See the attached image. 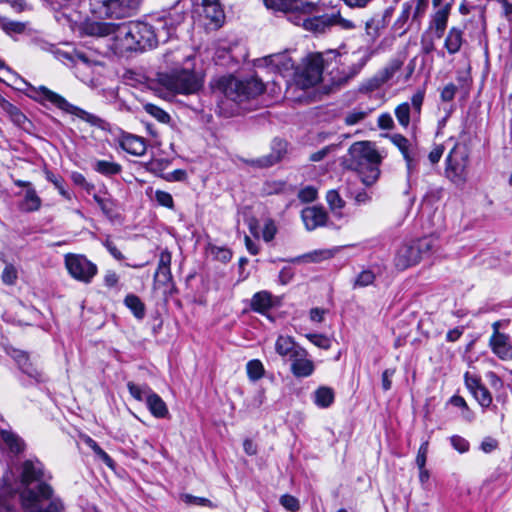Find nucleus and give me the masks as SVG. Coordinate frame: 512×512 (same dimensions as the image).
<instances>
[{
	"label": "nucleus",
	"instance_id": "obj_1",
	"mask_svg": "<svg viewBox=\"0 0 512 512\" xmlns=\"http://www.w3.org/2000/svg\"><path fill=\"white\" fill-rule=\"evenodd\" d=\"M56 21L79 36L104 37L115 34L121 51H144L166 43L175 33L177 22L171 15L152 18L151 22L136 21L115 26L111 23L86 20L85 16L70 7L56 12Z\"/></svg>",
	"mask_w": 512,
	"mask_h": 512
},
{
	"label": "nucleus",
	"instance_id": "obj_2",
	"mask_svg": "<svg viewBox=\"0 0 512 512\" xmlns=\"http://www.w3.org/2000/svg\"><path fill=\"white\" fill-rule=\"evenodd\" d=\"M382 157L374 144L369 141H360L352 144L345 158V167L356 172L363 184L373 185L380 176Z\"/></svg>",
	"mask_w": 512,
	"mask_h": 512
},
{
	"label": "nucleus",
	"instance_id": "obj_3",
	"mask_svg": "<svg viewBox=\"0 0 512 512\" xmlns=\"http://www.w3.org/2000/svg\"><path fill=\"white\" fill-rule=\"evenodd\" d=\"M19 499L23 512H63L62 499L48 483H38L20 492Z\"/></svg>",
	"mask_w": 512,
	"mask_h": 512
},
{
	"label": "nucleus",
	"instance_id": "obj_4",
	"mask_svg": "<svg viewBox=\"0 0 512 512\" xmlns=\"http://www.w3.org/2000/svg\"><path fill=\"white\" fill-rule=\"evenodd\" d=\"M20 81L25 86V88L19 89L24 90L26 95L29 98L35 100L36 102L43 104L45 101H48L54 106H56L58 109L66 113L75 115L76 117L91 125L97 126L100 124L101 119L99 117L81 109L80 107H77L69 103L64 97L50 90L46 86L35 87L22 78L20 79Z\"/></svg>",
	"mask_w": 512,
	"mask_h": 512
},
{
	"label": "nucleus",
	"instance_id": "obj_5",
	"mask_svg": "<svg viewBox=\"0 0 512 512\" xmlns=\"http://www.w3.org/2000/svg\"><path fill=\"white\" fill-rule=\"evenodd\" d=\"M160 83L168 90L180 94L197 93L203 86V79L193 68H172L159 74Z\"/></svg>",
	"mask_w": 512,
	"mask_h": 512
},
{
	"label": "nucleus",
	"instance_id": "obj_6",
	"mask_svg": "<svg viewBox=\"0 0 512 512\" xmlns=\"http://www.w3.org/2000/svg\"><path fill=\"white\" fill-rule=\"evenodd\" d=\"M220 85L224 96L234 102H243L259 96L265 89L261 79L250 77L239 80L233 76L222 78Z\"/></svg>",
	"mask_w": 512,
	"mask_h": 512
},
{
	"label": "nucleus",
	"instance_id": "obj_7",
	"mask_svg": "<svg viewBox=\"0 0 512 512\" xmlns=\"http://www.w3.org/2000/svg\"><path fill=\"white\" fill-rule=\"evenodd\" d=\"M142 0H90V11L97 18H126L134 15Z\"/></svg>",
	"mask_w": 512,
	"mask_h": 512
},
{
	"label": "nucleus",
	"instance_id": "obj_8",
	"mask_svg": "<svg viewBox=\"0 0 512 512\" xmlns=\"http://www.w3.org/2000/svg\"><path fill=\"white\" fill-rule=\"evenodd\" d=\"M369 59L370 54L364 53L356 62H353L350 66L343 67L342 69L337 66L336 61L334 63L330 62L331 66L324 72L322 80L324 87L329 90H333L345 85L363 69Z\"/></svg>",
	"mask_w": 512,
	"mask_h": 512
},
{
	"label": "nucleus",
	"instance_id": "obj_9",
	"mask_svg": "<svg viewBox=\"0 0 512 512\" xmlns=\"http://www.w3.org/2000/svg\"><path fill=\"white\" fill-rule=\"evenodd\" d=\"M446 176L455 184L465 182L469 162V150L466 145L456 143L446 159Z\"/></svg>",
	"mask_w": 512,
	"mask_h": 512
},
{
	"label": "nucleus",
	"instance_id": "obj_10",
	"mask_svg": "<svg viewBox=\"0 0 512 512\" xmlns=\"http://www.w3.org/2000/svg\"><path fill=\"white\" fill-rule=\"evenodd\" d=\"M65 267L72 278L83 283H90L98 272L96 264L81 254L65 255Z\"/></svg>",
	"mask_w": 512,
	"mask_h": 512
},
{
	"label": "nucleus",
	"instance_id": "obj_11",
	"mask_svg": "<svg viewBox=\"0 0 512 512\" xmlns=\"http://www.w3.org/2000/svg\"><path fill=\"white\" fill-rule=\"evenodd\" d=\"M425 91L418 90L411 97V103L403 102L395 108V117L401 127L407 129L410 122L417 123L420 119Z\"/></svg>",
	"mask_w": 512,
	"mask_h": 512
},
{
	"label": "nucleus",
	"instance_id": "obj_12",
	"mask_svg": "<svg viewBox=\"0 0 512 512\" xmlns=\"http://www.w3.org/2000/svg\"><path fill=\"white\" fill-rule=\"evenodd\" d=\"M331 63L325 62L321 54H314L307 58V62L300 74V83L308 88L322 82L324 72L329 69Z\"/></svg>",
	"mask_w": 512,
	"mask_h": 512
},
{
	"label": "nucleus",
	"instance_id": "obj_13",
	"mask_svg": "<svg viewBox=\"0 0 512 512\" xmlns=\"http://www.w3.org/2000/svg\"><path fill=\"white\" fill-rule=\"evenodd\" d=\"M268 9L281 11L288 15V20L293 23V18L302 13H313L316 4L308 0H263Z\"/></svg>",
	"mask_w": 512,
	"mask_h": 512
},
{
	"label": "nucleus",
	"instance_id": "obj_14",
	"mask_svg": "<svg viewBox=\"0 0 512 512\" xmlns=\"http://www.w3.org/2000/svg\"><path fill=\"white\" fill-rule=\"evenodd\" d=\"M8 354L15 361L19 370L29 377L35 384L44 383L48 380L41 367L30 358L27 352L19 349H12Z\"/></svg>",
	"mask_w": 512,
	"mask_h": 512
},
{
	"label": "nucleus",
	"instance_id": "obj_15",
	"mask_svg": "<svg viewBox=\"0 0 512 512\" xmlns=\"http://www.w3.org/2000/svg\"><path fill=\"white\" fill-rule=\"evenodd\" d=\"M51 476L47 475L43 464L38 459L25 460L20 466V483L23 489L36 487L38 483H47Z\"/></svg>",
	"mask_w": 512,
	"mask_h": 512
},
{
	"label": "nucleus",
	"instance_id": "obj_16",
	"mask_svg": "<svg viewBox=\"0 0 512 512\" xmlns=\"http://www.w3.org/2000/svg\"><path fill=\"white\" fill-rule=\"evenodd\" d=\"M312 13H302L293 18V23L297 26H303L306 30L315 33H324L327 29L334 26L335 14H323L310 17Z\"/></svg>",
	"mask_w": 512,
	"mask_h": 512
},
{
	"label": "nucleus",
	"instance_id": "obj_17",
	"mask_svg": "<svg viewBox=\"0 0 512 512\" xmlns=\"http://www.w3.org/2000/svg\"><path fill=\"white\" fill-rule=\"evenodd\" d=\"M288 143L280 138H274L271 143V152L267 155L248 160L252 167L269 168L280 162L287 153Z\"/></svg>",
	"mask_w": 512,
	"mask_h": 512
},
{
	"label": "nucleus",
	"instance_id": "obj_18",
	"mask_svg": "<svg viewBox=\"0 0 512 512\" xmlns=\"http://www.w3.org/2000/svg\"><path fill=\"white\" fill-rule=\"evenodd\" d=\"M489 346L492 352L501 360H512V344L510 338L504 333L492 335L489 340Z\"/></svg>",
	"mask_w": 512,
	"mask_h": 512
},
{
	"label": "nucleus",
	"instance_id": "obj_19",
	"mask_svg": "<svg viewBox=\"0 0 512 512\" xmlns=\"http://www.w3.org/2000/svg\"><path fill=\"white\" fill-rule=\"evenodd\" d=\"M302 220L307 230L312 231L324 226L327 222V213L322 207L312 206L302 210Z\"/></svg>",
	"mask_w": 512,
	"mask_h": 512
},
{
	"label": "nucleus",
	"instance_id": "obj_20",
	"mask_svg": "<svg viewBox=\"0 0 512 512\" xmlns=\"http://www.w3.org/2000/svg\"><path fill=\"white\" fill-rule=\"evenodd\" d=\"M418 254L413 243L402 245L396 252L394 264L397 269L405 270L419 262Z\"/></svg>",
	"mask_w": 512,
	"mask_h": 512
},
{
	"label": "nucleus",
	"instance_id": "obj_21",
	"mask_svg": "<svg viewBox=\"0 0 512 512\" xmlns=\"http://www.w3.org/2000/svg\"><path fill=\"white\" fill-rule=\"evenodd\" d=\"M275 350L280 356H289L290 359L304 354V348L298 345L292 337L284 335H280L277 338Z\"/></svg>",
	"mask_w": 512,
	"mask_h": 512
},
{
	"label": "nucleus",
	"instance_id": "obj_22",
	"mask_svg": "<svg viewBox=\"0 0 512 512\" xmlns=\"http://www.w3.org/2000/svg\"><path fill=\"white\" fill-rule=\"evenodd\" d=\"M308 352L304 349V354L294 356L291 360V372L297 378L309 377L315 370V365L311 359L307 358Z\"/></svg>",
	"mask_w": 512,
	"mask_h": 512
},
{
	"label": "nucleus",
	"instance_id": "obj_23",
	"mask_svg": "<svg viewBox=\"0 0 512 512\" xmlns=\"http://www.w3.org/2000/svg\"><path fill=\"white\" fill-rule=\"evenodd\" d=\"M451 5L449 3L441 6L433 15L430 28L434 30L435 36L441 38L447 27L448 17L450 14Z\"/></svg>",
	"mask_w": 512,
	"mask_h": 512
},
{
	"label": "nucleus",
	"instance_id": "obj_24",
	"mask_svg": "<svg viewBox=\"0 0 512 512\" xmlns=\"http://www.w3.org/2000/svg\"><path fill=\"white\" fill-rule=\"evenodd\" d=\"M120 146L129 154L141 156L146 152V143L142 137L126 134L120 141Z\"/></svg>",
	"mask_w": 512,
	"mask_h": 512
},
{
	"label": "nucleus",
	"instance_id": "obj_25",
	"mask_svg": "<svg viewBox=\"0 0 512 512\" xmlns=\"http://www.w3.org/2000/svg\"><path fill=\"white\" fill-rule=\"evenodd\" d=\"M0 435L9 452L18 455L24 452L26 444L24 440L11 430L1 429Z\"/></svg>",
	"mask_w": 512,
	"mask_h": 512
},
{
	"label": "nucleus",
	"instance_id": "obj_26",
	"mask_svg": "<svg viewBox=\"0 0 512 512\" xmlns=\"http://www.w3.org/2000/svg\"><path fill=\"white\" fill-rule=\"evenodd\" d=\"M273 307L272 294L268 291H260L253 295L250 308L257 313L265 314Z\"/></svg>",
	"mask_w": 512,
	"mask_h": 512
},
{
	"label": "nucleus",
	"instance_id": "obj_27",
	"mask_svg": "<svg viewBox=\"0 0 512 512\" xmlns=\"http://www.w3.org/2000/svg\"><path fill=\"white\" fill-rule=\"evenodd\" d=\"M42 200L38 196L34 187L26 189L23 199L19 203V209L26 213L38 211L41 208Z\"/></svg>",
	"mask_w": 512,
	"mask_h": 512
},
{
	"label": "nucleus",
	"instance_id": "obj_28",
	"mask_svg": "<svg viewBox=\"0 0 512 512\" xmlns=\"http://www.w3.org/2000/svg\"><path fill=\"white\" fill-rule=\"evenodd\" d=\"M464 43L463 31L457 27H452L445 38L444 47L450 55H454L461 50Z\"/></svg>",
	"mask_w": 512,
	"mask_h": 512
},
{
	"label": "nucleus",
	"instance_id": "obj_29",
	"mask_svg": "<svg viewBox=\"0 0 512 512\" xmlns=\"http://www.w3.org/2000/svg\"><path fill=\"white\" fill-rule=\"evenodd\" d=\"M202 5L206 18H209L216 25L223 22L225 15L218 0H203Z\"/></svg>",
	"mask_w": 512,
	"mask_h": 512
},
{
	"label": "nucleus",
	"instance_id": "obj_30",
	"mask_svg": "<svg viewBox=\"0 0 512 512\" xmlns=\"http://www.w3.org/2000/svg\"><path fill=\"white\" fill-rule=\"evenodd\" d=\"M146 406L150 413L156 418H166L169 415V410L166 403L155 392L149 394V398L146 401Z\"/></svg>",
	"mask_w": 512,
	"mask_h": 512
},
{
	"label": "nucleus",
	"instance_id": "obj_31",
	"mask_svg": "<svg viewBox=\"0 0 512 512\" xmlns=\"http://www.w3.org/2000/svg\"><path fill=\"white\" fill-rule=\"evenodd\" d=\"M92 168L97 173L106 177L118 175L122 171V166L119 163L110 160H95L92 163Z\"/></svg>",
	"mask_w": 512,
	"mask_h": 512
},
{
	"label": "nucleus",
	"instance_id": "obj_32",
	"mask_svg": "<svg viewBox=\"0 0 512 512\" xmlns=\"http://www.w3.org/2000/svg\"><path fill=\"white\" fill-rule=\"evenodd\" d=\"M171 253L168 250H164L160 253L159 263L155 273V278H159L160 281L166 283L171 279Z\"/></svg>",
	"mask_w": 512,
	"mask_h": 512
},
{
	"label": "nucleus",
	"instance_id": "obj_33",
	"mask_svg": "<svg viewBox=\"0 0 512 512\" xmlns=\"http://www.w3.org/2000/svg\"><path fill=\"white\" fill-rule=\"evenodd\" d=\"M335 399L334 390L327 386H321L313 393V400L316 406L320 408L330 407Z\"/></svg>",
	"mask_w": 512,
	"mask_h": 512
},
{
	"label": "nucleus",
	"instance_id": "obj_34",
	"mask_svg": "<svg viewBox=\"0 0 512 512\" xmlns=\"http://www.w3.org/2000/svg\"><path fill=\"white\" fill-rule=\"evenodd\" d=\"M418 254L419 260L430 255L438 245V240L432 236L423 237L412 242Z\"/></svg>",
	"mask_w": 512,
	"mask_h": 512
},
{
	"label": "nucleus",
	"instance_id": "obj_35",
	"mask_svg": "<svg viewBox=\"0 0 512 512\" xmlns=\"http://www.w3.org/2000/svg\"><path fill=\"white\" fill-rule=\"evenodd\" d=\"M124 304L137 319L142 320L145 317V304L137 295L128 294L124 299Z\"/></svg>",
	"mask_w": 512,
	"mask_h": 512
},
{
	"label": "nucleus",
	"instance_id": "obj_36",
	"mask_svg": "<svg viewBox=\"0 0 512 512\" xmlns=\"http://www.w3.org/2000/svg\"><path fill=\"white\" fill-rule=\"evenodd\" d=\"M404 61L400 58L391 59L388 64L377 72L381 81L387 83L403 66Z\"/></svg>",
	"mask_w": 512,
	"mask_h": 512
},
{
	"label": "nucleus",
	"instance_id": "obj_37",
	"mask_svg": "<svg viewBox=\"0 0 512 512\" xmlns=\"http://www.w3.org/2000/svg\"><path fill=\"white\" fill-rule=\"evenodd\" d=\"M127 388L131 396L137 401H147L149 398V394H152L154 391L146 384L138 385L134 382H128Z\"/></svg>",
	"mask_w": 512,
	"mask_h": 512
},
{
	"label": "nucleus",
	"instance_id": "obj_38",
	"mask_svg": "<svg viewBox=\"0 0 512 512\" xmlns=\"http://www.w3.org/2000/svg\"><path fill=\"white\" fill-rule=\"evenodd\" d=\"M246 371L249 380L255 382L264 376L265 369L260 360L253 359L246 364Z\"/></svg>",
	"mask_w": 512,
	"mask_h": 512
},
{
	"label": "nucleus",
	"instance_id": "obj_39",
	"mask_svg": "<svg viewBox=\"0 0 512 512\" xmlns=\"http://www.w3.org/2000/svg\"><path fill=\"white\" fill-rule=\"evenodd\" d=\"M389 139L400 150L403 157L415 151L410 141L401 134H393Z\"/></svg>",
	"mask_w": 512,
	"mask_h": 512
},
{
	"label": "nucleus",
	"instance_id": "obj_40",
	"mask_svg": "<svg viewBox=\"0 0 512 512\" xmlns=\"http://www.w3.org/2000/svg\"><path fill=\"white\" fill-rule=\"evenodd\" d=\"M0 27L8 35L21 34L25 31L26 28L24 23L9 20L7 18H2L0 20Z\"/></svg>",
	"mask_w": 512,
	"mask_h": 512
},
{
	"label": "nucleus",
	"instance_id": "obj_41",
	"mask_svg": "<svg viewBox=\"0 0 512 512\" xmlns=\"http://www.w3.org/2000/svg\"><path fill=\"white\" fill-rule=\"evenodd\" d=\"M144 110L160 123L167 124L171 120L170 115L166 111L154 104L147 103L144 105Z\"/></svg>",
	"mask_w": 512,
	"mask_h": 512
},
{
	"label": "nucleus",
	"instance_id": "obj_42",
	"mask_svg": "<svg viewBox=\"0 0 512 512\" xmlns=\"http://www.w3.org/2000/svg\"><path fill=\"white\" fill-rule=\"evenodd\" d=\"M384 26V18L373 17L365 23L366 33L370 37L376 38L379 35L380 29L384 28Z\"/></svg>",
	"mask_w": 512,
	"mask_h": 512
},
{
	"label": "nucleus",
	"instance_id": "obj_43",
	"mask_svg": "<svg viewBox=\"0 0 512 512\" xmlns=\"http://www.w3.org/2000/svg\"><path fill=\"white\" fill-rule=\"evenodd\" d=\"M473 396L483 408H488L492 404V395L484 385L475 390Z\"/></svg>",
	"mask_w": 512,
	"mask_h": 512
},
{
	"label": "nucleus",
	"instance_id": "obj_44",
	"mask_svg": "<svg viewBox=\"0 0 512 512\" xmlns=\"http://www.w3.org/2000/svg\"><path fill=\"white\" fill-rule=\"evenodd\" d=\"M370 113V110L354 109L348 112L344 118V122L348 126L355 125L364 120Z\"/></svg>",
	"mask_w": 512,
	"mask_h": 512
},
{
	"label": "nucleus",
	"instance_id": "obj_45",
	"mask_svg": "<svg viewBox=\"0 0 512 512\" xmlns=\"http://www.w3.org/2000/svg\"><path fill=\"white\" fill-rule=\"evenodd\" d=\"M3 108L10 114L12 120L17 125H22L27 121L26 116L13 104L4 101Z\"/></svg>",
	"mask_w": 512,
	"mask_h": 512
},
{
	"label": "nucleus",
	"instance_id": "obj_46",
	"mask_svg": "<svg viewBox=\"0 0 512 512\" xmlns=\"http://www.w3.org/2000/svg\"><path fill=\"white\" fill-rule=\"evenodd\" d=\"M326 200L332 210L342 209L345 205L344 200L336 190H329L326 194Z\"/></svg>",
	"mask_w": 512,
	"mask_h": 512
},
{
	"label": "nucleus",
	"instance_id": "obj_47",
	"mask_svg": "<svg viewBox=\"0 0 512 512\" xmlns=\"http://www.w3.org/2000/svg\"><path fill=\"white\" fill-rule=\"evenodd\" d=\"M17 278V269L12 264L6 265L1 275L3 283L6 285H14L16 283Z\"/></svg>",
	"mask_w": 512,
	"mask_h": 512
},
{
	"label": "nucleus",
	"instance_id": "obj_48",
	"mask_svg": "<svg viewBox=\"0 0 512 512\" xmlns=\"http://www.w3.org/2000/svg\"><path fill=\"white\" fill-rule=\"evenodd\" d=\"M307 339L313 343L315 346L328 350L331 347L330 339L322 334H307Z\"/></svg>",
	"mask_w": 512,
	"mask_h": 512
},
{
	"label": "nucleus",
	"instance_id": "obj_49",
	"mask_svg": "<svg viewBox=\"0 0 512 512\" xmlns=\"http://www.w3.org/2000/svg\"><path fill=\"white\" fill-rule=\"evenodd\" d=\"M333 252L328 249L324 250H315L311 253H308L303 256V258L307 259L310 262H319L324 259H330L333 257Z\"/></svg>",
	"mask_w": 512,
	"mask_h": 512
},
{
	"label": "nucleus",
	"instance_id": "obj_50",
	"mask_svg": "<svg viewBox=\"0 0 512 512\" xmlns=\"http://www.w3.org/2000/svg\"><path fill=\"white\" fill-rule=\"evenodd\" d=\"M160 177L168 182H183L187 179V172L184 169H177L168 173H161Z\"/></svg>",
	"mask_w": 512,
	"mask_h": 512
},
{
	"label": "nucleus",
	"instance_id": "obj_51",
	"mask_svg": "<svg viewBox=\"0 0 512 512\" xmlns=\"http://www.w3.org/2000/svg\"><path fill=\"white\" fill-rule=\"evenodd\" d=\"M281 505L290 512H296L300 508L299 500L289 494H285L280 498Z\"/></svg>",
	"mask_w": 512,
	"mask_h": 512
},
{
	"label": "nucleus",
	"instance_id": "obj_52",
	"mask_svg": "<svg viewBox=\"0 0 512 512\" xmlns=\"http://www.w3.org/2000/svg\"><path fill=\"white\" fill-rule=\"evenodd\" d=\"M277 233V227L275 222L272 219H267L265 221L263 230H262V238L265 242H270L274 239Z\"/></svg>",
	"mask_w": 512,
	"mask_h": 512
},
{
	"label": "nucleus",
	"instance_id": "obj_53",
	"mask_svg": "<svg viewBox=\"0 0 512 512\" xmlns=\"http://www.w3.org/2000/svg\"><path fill=\"white\" fill-rule=\"evenodd\" d=\"M155 200L161 206H164L167 208L174 207V201H173L172 195L168 192L157 190L155 192Z\"/></svg>",
	"mask_w": 512,
	"mask_h": 512
},
{
	"label": "nucleus",
	"instance_id": "obj_54",
	"mask_svg": "<svg viewBox=\"0 0 512 512\" xmlns=\"http://www.w3.org/2000/svg\"><path fill=\"white\" fill-rule=\"evenodd\" d=\"M450 442H451V445L452 447L457 450L459 453H465L469 450V442L459 436V435H453L451 438H450Z\"/></svg>",
	"mask_w": 512,
	"mask_h": 512
},
{
	"label": "nucleus",
	"instance_id": "obj_55",
	"mask_svg": "<svg viewBox=\"0 0 512 512\" xmlns=\"http://www.w3.org/2000/svg\"><path fill=\"white\" fill-rule=\"evenodd\" d=\"M375 275L370 270L362 271L355 280V286L366 287L373 283Z\"/></svg>",
	"mask_w": 512,
	"mask_h": 512
},
{
	"label": "nucleus",
	"instance_id": "obj_56",
	"mask_svg": "<svg viewBox=\"0 0 512 512\" xmlns=\"http://www.w3.org/2000/svg\"><path fill=\"white\" fill-rule=\"evenodd\" d=\"M182 498H183V501L187 504H195V505L207 506V507L214 506L209 499L204 498V497H197V496H193L191 494H184Z\"/></svg>",
	"mask_w": 512,
	"mask_h": 512
},
{
	"label": "nucleus",
	"instance_id": "obj_57",
	"mask_svg": "<svg viewBox=\"0 0 512 512\" xmlns=\"http://www.w3.org/2000/svg\"><path fill=\"white\" fill-rule=\"evenodd\" d=\"M46 178L48 181L52 182L55 187L59 190V193L67 199H70V194L63 187V179L55 176L51 172L46 173Z\"/></svg>",
	"mask_w": 512,
	"mask_h": 512
},
{
	"label": "nucleus",
	"instance_id": "obj_58",
	"mask_svg": "<svg viewBox=\"0 0 512 512\" xmlns=\"http://www.w3.org/2000/svg\"><path fill=\"white\" fill-rule=\"evenodd\" d=\"M465 385L467 389L473 394L475 390L480 388L483 384L481 383L480 378L477 376L471 375L469 372H466L464 375Z\"/></svg>",
	"mask_w": 512,
	"mask_h": 512
},
{
	"label": "nucleus",
	"instance_id": "obj_59",
	"mask_svg": "<svg viewBox=\"0 0 512 512\" xmlns=\"http://www.w3.org/2000/svg\"><path fill=\"white\" fill-rule=\"evenodd\" d=\"M298 197L303 202H312L317 198V190L313 186H307L299 191Z\"/></svg>",
	"mask_w": 512,
	"mask_h": 512
},
{
	"label": "nucleus",
	"instance_id": "obj_60",
	"mask_svg": "<svg viewBox=\"0 0 512 512\" xmlns=\"http://www.w3.org/2000/svg\"><path fill=\"white\" fill-rule=\"evenodd\" d=\"M428 445H429L428 441H425L420 445V447L418 449V453L416 456V464H417L418 468H424L426 465L427 454H428Z\"/></svg>",
	"mask_w": 512,
	"mask_h": 512
},
{
	"label": "nucleus",
	"instance_id": "obj_61",
	"mask_svg": "<svg viewBox=\"0 0 512 512\" xmlns=\"http://www.w3.org/2000/svg\"><path fill=\"white\" fill-rule=\"evenodd\" d=\"M383 84L385 83L381 81V78L376 73L371 79H369L365 84L362 85L361 90L367 92L374 91L380 88Z\"/></svg>",
	"mask_w": 512,
	"mask_h": 512
},
{
	"label": "nucleus",
	"instance_id": "obj_62",
	"mask_svg": "<svg viewBox=\"0 0 512 512\" xmlns=\"http://www.w3.org/2000/svg\"><path fill=\"white\" fill-rule=\"evenodd\" d=\"M267 59H269L270 64H273L277 68H279L280 64H282L286 69L293 66L291 59L287 58L285 55H271Z\"/></svg>",
	"mask_w": 512,
	"mask_h": 512
},
{
	"label": "nucleus",
	"instance_id": "obj_63",
	"mask_svg": "<svg viewBox=\"0 0 512 512\" xmlns=\"http://www.w3.org/2000/svg\"><path fill=\"white\" fill-rule=\"evenodd\" d=\"M457 92V87L453 83L447 84L441 91V100L443 102H449L452 101L455 97V94Z\"/></svg>",
	"mask_w": 512,
	"mask_h": 512
},
{
	"label": "nucleus",
	"instance_id": "obj_64",
	"mask_svg": "<svg viewBox=\"0 0 512 512\" xmlns=\"http://www.w3.org/2000/svg\"><path fill=\"white\" fill-rule=\"evenodd\" d=\"M486 378L490 384V386L498 391L504 387V383L502 379L493 371H490L486 374Z\"/></svg>",
	"mask_w": 512,
	"mask_h": 512
}]
</instances>
